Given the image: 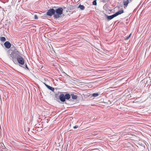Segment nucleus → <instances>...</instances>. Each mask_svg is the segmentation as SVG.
I'll use <instances>...</instances> for the list:
<instances>
[{"mask_svg": "<svg viewBox=\"0 0 151 151\" xmlns=\"http://www.w3.org/2000/svg\"><path fill=\"white\" fill-rule=\"evenodd\" d=\"M11 49L13 50V52L9 55V57L12 59L14 63L17 60L18 62L21 65L24 63V60L23 58L22 57L21 53L18 51L14 47H12Z\"/></svg>", "mask_w": 151, "mask_h": 151, "instance_id": "nucleus-1", "label": "nucleus"}, {"mask_svg": "<svg viewBox=\"0 0 151 151\" xmlns=\"http://www.w3.org/2000/svg\"><path fill=\"white\" fill-rule=\"evenodd\" d=\"M63 9L61 7H59L55 10V15L54 17L56 19H58L63 13Z\"/></svg>", "mask_w": 151, "mask_h": 151, "instance_id": "nucleus-2", "label": "nucleus"}, {"mask_svg": "<svg viewBox=\"0 0 151 151\" xmlns=\"http://www.w3.org/2000/svg\"><path fill=\"white\" fill-rule=\"evenodd\" d=\"M55 10L53 9H50L48 10L46 13V14L49 16H51L52 15H55Z\"/></svg>", "mask_w": 151, "mask_h": 151, "instance_id": "nucleus-3", "label": "nucleus"}, {"mask_svg": "<svg viewBox=\"0 0 151 151\" xmlns=\"http://www.w3.org/2000/svg\"><path fill=\"white\" fill-rule=\"evenodd\" d=\"M5 47L8 49L9 48L11 47V44L9 41L6 42L4 44Z\"/></svg>", "mask_w": 151, "mask_h": 151, "instance_id": "nucleus-4", "label": "nucleus"}, {"mask_svg": "<svg viewBox=\"0 0 151 151\" xmlns=\"http://www.w3.org/2000/svg\"><path fill=\"white\" fill-rule=\"evenodd\" d=\"M59 99L62 102H64L65 101V95L63 94H61L59 96Z\"/></svg>", "mask_w": 151, "mask_h": 151, "instance_id": "nucleus-5", "label": "nucleus"}, {"mask_svg": "<svg viewBox=\"0 0 151 151\" xmlns=\"http://www.w3.org/2000/svg\"><path fill=\"white\" fill-rule=\"evenodd\" d=\"M105 15H106V17L108 21H109V20L112 19H113V18H114V17H116V16L114 14L112 15L109 16H107V15H106V14Z\"/></svg>", "mask_w": 151, "mask_h": 151, "instance_id": "nucleus-6", "label": "nucleus"}, {"mask_svg": "<svg viewBox=\"0 0 151 151\" xmlns=\"http://www.w3.org/2000/svg\"><path fill=\"white\" fill-rule=\"evenodd\" d=\"M124 12L123 10H119L118 12L114 14L116 17L119 14H122L124 13Z\"/></svg>", "mask_w": 151, "mask_h": 151, "instance_id": "nucleus-7", "label": "nucleus"}, {"mask_svg": "<svg viewBox=\"0 0 151 151\" xmlns=\"http://www.w3.org/2000/svg\"><path fill=\"white\" fill-rule=\"evenodd\" d=\"M123 2L124 5L125 6L124 7L125 8V7H126L128 5L129 2V0H124Z\"/></svg>", "mask_w": 151, "mask_h": 151, "instance_id": "nucleus-8", "label": "nucleus"}, {"mask_svg": "<svg viewBox=\"0 0 151 151\" xmlns=\"http://www.w3.org/2000/svg\"><path fill=\"white\" fill-rule=\"evenodd\" d=\"M65 100H68L70 98V95L68 93H66L65 95Z\"/></svg>", "mask_w": 151, "mask_h": 151, "instance_id": "nucleus-9", "label": "nucleus"}, {"mask_svg": "<svg viewBox=\"0 0 151 151\" xmlns=\"http://www.w3.org/2000/svg\"><path fill=\"white\" fill-rule=\"evenodd\" d=\"M71 96L72 98L73 99H76L77 98V96L76 95H74L73 93H71L70 94V96Z\"/></svg>", "mask_w": 151, "mask_h": 151, "instance_id": "nucleus-10", "label": "nucleus"}, {"mask_svg": "<svg viewBox=\"0 0 151 151\" xmlns=\"http://www.w3.org/2000/svg\"><path fill=\"white\" fill-rule=\"evenodd\" d=\"M78 8H80L81 10H83L85 9V7L83 5H80L78 6Z\"/></svg>", "mask_w": 151, "mask_h": 151, "instance_id": "nucleus-11", "label": "nucleus"}, {"mask_svg": "<svg viewBox=\"0 0 151 151\" xmlns=\"http://www.w3.org/2000/svg\"><path fill=\"white\" fill-rule=\"evenodd\" d=\"M48 88L50 90L52 91L53 92L54 91V88L52 87H51L49 86L48 87Z\"/></svg>", "mask_w": 151, "mask_h": 151, "instance_id": "nucleus-12", "label": "nucleus"}, {"mask_svg": "<svg viewBox=\"0 0 151 151\" xmlns=\"http://www.w3.org/2000/svg\"><path fill=\"white\" fill-rule=\"evenodd\" d=\"M0 40L2 42H4L6 41V38L4 37H1L0 38Z\"/></svg>", "mask_w": 151, "mask_h": 151, "instance_id": "nucleus-13", "label": "nucleus"}, {"mask_svg": "<svg viewBox=\"0 0 151 151\" xmlns=\"http://www.w3.org/2000/svg\"><path fill=\"white\" fill-rule=\"evenodd\" d=\"M99 95V94L98 93H94L92 94V96L93 97H97Z\"/></svg>", "mask_w": 151, "mask_h": 151, "instance_id": "nucleus-14", "label": "nucleus"}, {"mask_svg": "<svg viewBox=\"0 0 151 151\" xmlns=\"http://www.w3.org/2000/svg\"><path fill=\"white\" fill-rule=\"evenodd\" d=\"M93 5H96L97 3H96V0L94 1H93Z\"/></svg>", "mask_w": 151, "mask_h": 151, "instance_id": "nucleus-15", "label": "nucleus"}, {"mask_svg": "<svg viewBox=\"0 0 151 151\" xmlns=\"http://www.w3.org/2000/svg\"><path fill=\"white\" fill-rule=\"evenodd\" d=\"M34 19H38V17L36 15H35L34 16Z\"/></svg>", "mask_w": 151, "mask_h": 151, "instance_id": "nucleus-16", "label": "nucleus"}, {"mask_svg": "<svg viewBox=\"0 0 151 151\" xmlns=\"http://www.w3.org/2000/svg\"><path fill=\"white\" fill-rule=\"evenodd\" d=\"M78 126L77 125H76L73 127V128L75 129L77 128L78 127Z\"/></svg>", "mask_w": 151, "mask_h": 151, "instance_id": "nucleus-17", "label": "nucleus"}, {"mask_svg": "<svg viewBox=\"0 0 151 151\" xmlns=\"http://www.w3.org/2000/svg\"><path fill=\"white\" fill-rule=\"evenodd\" d=\"M24 66H25V67H23L24 68H26L27 69H29L27 67V66L26 64L24 65Z\"/></svg>", "mask_w": 151, "mask_h": 151, "instance_id": "nucleus-18", "label": "nucleus"}, {"mask_svg": "<svg viewBox=\"0 0 151 151\" xmlns=\"http://www.w3.org/2000/svg\"><path fill=\"white\" fill-rule=\"evenodd\" d=\"M44 84L48 88V87L49 86L45 83H44Z\"/></svg>", "mask_w": 151, "mask_h": 151, "instance_id": "nucleus-19", "label": "nucleus"}, {"mask_svg": "<svg viewBox=\"0 0 151 151\" xmlns=\"http://www.w3.org/2000/svg\"><path fill=\"white\" fill-rule=\"evenodd\" d=\"M130 37H129V36H128V37H127L126 38V40H128L129 39V38H130Z\"/></svg>", "mask_w": 151, "mask_h": 151, "instance_id": "nucleus-20", "label": "nucleus"}, {"mask_svg": "<svg viewBox=\"0 0 151 151\" xmlns=\"http://www.w3.org/2000/svg\"><path fill=\"white\" fill-rule=\"evenodd\" d=\"M131 34H130L129 36V37H131Z\"/></svg>", "mask_w": 151, "mask_h": 151, "instance_id": "nucleus-21", "label": "nucleus"}, {"mask_svg": "<svg viewBox=\"0 0 151 151\" xmlns=\"http://www.w3.org/2000/svg\"><path fill=\"white\" fill-rule=\"evenodd\" d=\"M131 1L132 0H130Z\"/></svg>", "mask_w": 151, "mask_h": 151, "instance_id": "nucleus-22", "label": "nucleus"}]
</instances>
